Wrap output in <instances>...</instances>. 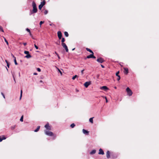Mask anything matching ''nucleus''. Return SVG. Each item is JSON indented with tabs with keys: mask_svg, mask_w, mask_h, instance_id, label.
I'll use <instances>...</instances> for the list:
<instances>
[{
	"mask_svg": "<svg viewBox=\"0 0 159 159\" xmlns=\"http://www.w3.org/2000/svg\"><path fill=\"white\" fill-rule=\"evenodd\" d=\"M37 11H31L29 14L30 15H32L33 14L36 13L37 12Z\"/></svg>",
	"mask_w": 159,
	"mask_h": 159,
	"instance_id": "f3484780",
	"label": "nucleus"
},
{
	"mask_svg": "<svg viewBox=\"0 0 159 159\" xmlns=\"http://www.w3.org/2000/svg\"><path fill=\"white\" fill-rule=\"evenodd\" d=\"M97 61L98 62L102 63L104 61V60H103V59L102 58L99 57L97 59Z\"/></svg>",
	"mask_w": 159,
	"mask_h": 159,
	"instance_id": "6e6552de",
	"label": "nucleus"
},
{
	"mask_svg": "<svg viewBox=\"0 0 159 159\" xmlns=\"http://www.w3.org/2000/svg\"><path fill=\"white\" fill-rule=\"evenodd\" d=\"M32 6L33 7V10H37L36 4L34 2H33L32 3Z\"/></svg>",
	"mask_w": 159,
	"mask_h": 159,
	"instance_id": "f8f14e48",
	"label": "nucleus"
},
{
	"mask_svg": "<svg viewBox=\"0 0 159 159\" xmlns=\"http://www.w3.org/2000/svg\"><path fill=\"white\" fill-rule=\"evenodd\" d=\"M34 46L36 49H39L38 47L35 44H34Z\"/></svg>",
	"mask_w": 159,
	"mask_h": 159,
	"instance_id": "e433bc0d",
	"label": "nucleus"
},
{
	"mask_svg": "<svg viewBox=\"0 0 159 159\" xmlns=\"http://www.w3.org/2000/svg\"><path fill=\"white\" fill-rule=\"evenodd\" d=\"M110 152L108 151L107 152V158H110Z\"/></svg>",
	"mask_w": 159,
	"mask_h": 159,
	"instance_id": "dca6fc26",
	"label": "nucleus"
},
{
	"mask_svg": "<svg viewBox=\"0 0 159 159\" xmlns=\"http://www.w3.org/2000/svg\"><path fill=\"white\" fill-rule=\"evenodd\" d=\"M44 21H40L39 23V25L40 26V27H41V25L42 24H43L44 23Z\"/></svg>",
	"mask_w": 159,
	"mask_h": 159,
	"instance_id": "7c9ffc66",
	"label": "nucleus"
},
{
	"mask_svg": "<svg viewBox=\"0 0 159 159\" xmlns=\"http://www.w3.org/2000/svg\"><path fill=\"white\" fill-rule=\"evenodd\" d=\"M75 49V48H73V49H72V51H74V50Z\"/></svg>",
	"mask_w": 159,
	"mask_h": 159,
	"instance_id": "680f3d73",
	"label": "nucleus"
},
{
	"mask_svg": "<svg viewBox=\"0 0 159 159\" xmlns=\"http://www.w3.org/2000/svg\"><path fill=\"white\" fill-rule=\"evenodd\" d=\"M37 70L39 71V72H40L41 71V69L40 68H38L37 69Z\"/></svg>",
	"mask_w": 159,
	"mask_h": 159,
	"instance_id": "79ce46f5",
	"label": "nucleus"
},
{
	"mask_svg": "<svg viewBox=\"0 0 159 159\" xmlns=\"http://www.w3.org/2000/svg\"><path fill=\"white\" fill-rule=\"evenodd\" d=\"M57 35L59 39H60L62 37V34L61 31H58L57 32Z\"/></svg>",
	"mask_w": 159,
	"mask_h": 159,
	"instance_id": "1a4fd4ad",
	"label": "nucleus"
},
{
	"mask_svg": "<svg viewBox=\"0 0 159 159\" xmlns=\"http://www.w3.org/2000/svg\"><path fill=\"white\" fill-rule=\"evenodd\" d=\"M44 132L45 134L48 136H52L53 135V133L52 132L49 131V130H45Z\"/></svg>",
	"mask_w": 159,
	"mask_h": 159,
	"instance_id": "f03ea898",
	"label": "nucleus"
},
{
	"mask_svg": "<svg viewBox=\"0 0 159 159\" xmlns=\"http://www.w3.org/2000/svg\"><path fill=\"white\" fill-rule=\"evenodd\" d=\"M24 53L25 54L27 55L25 56V57L27 58H29L31 57V56L29 54V52L28 51H25Z\"/></svg>",
	"mask_w": 159,
	"mask_h": 159,
	"instance_id": "39448f33",
	"label": "nucleus"
},
{
	"mask_svg": "<svg viewBox=\"0 0 159 159\" xmlns=\"http://www.w3.org/2000/svg\"><path fill=\"white\" fill-rule=\"evenodd\" d=\"M1 94L2 96H3V98H4L5 99V96L4 95V93L2 92H1Z\"/></svg>",
	"mask_w": 159,
	"mask_h": 159,
	"instance_id": "f704fd0d",
	"label": "nucleus"
},
{
	"mask_svg": "<svg viewBox=\"0 0 159 159\" xmlns=\"http://www.w3.org/2000/svg\"><path fill=\"white\" fill-rule=\"evenodd\" d=\"M11 55L14 58V59H15V57H16L12 54H11Z\"/></svg>",
	"mask_w": 159,
	"mask_h": 159,
	"instance_id": "864d4df0",
	"label": "nucleus"
},
{
	"mask_svg": "<svg viewBox=\"0 0 159 159\" xmlns=\"http://www.w3.org/2000/svg\"><path fill=\"white\" fill-rule=\"evenodd\" d=\"M48 13V11H45L44 12V14L45 15L47 14Z\"/></svg>",
	"mask_w": 159,
	"mask_h": 159,
	"instance_id": "c03bdc74",
	"label": "nucleus"
},
{
	"mask_svg": "<svg viewBox=\"0 0 159 159\" xmlns=\"http://www.w3.org/2000/svg\"><path fill=\"white\" fill-rule=\"evenodd\" d=\"M23 44L24 45V46H25L26 45L27 43H23Z\"/></svg>",
	"mask_w": 159,
	"mask_h": 159,
	"instance_id": "6e6d98bb",
	"label": "nucleus"
},
{
	"mask_svg": "<svg viewBox=\"0 0 159 159\" xmlns=\"http://www.w3.org/2000/svg\"><path fill=\"white\" fill-rule=\"evenodd\" d=\"M15 125L14 126H11V129L12 130H13V129H15Z\"/></svg>",
	"mask_w": 159,
	"mask_h": 159,
	"instance_id": "37998d69",
	"label": "nucleus"
},
{
	"mask_svg": "<svg viewBox=\"0 0 159 159\" xmlns=\"http://www.w3.org/2000/svg\"><path fill=\"white\" fill-rule=\"evenodd\" d=\"M40 82L41 83L43 82V81L42 80H40Z\"/></svg>",
	"mask_w": 159,
	"mask_h": 159,
	"instance_id": "0e129e2a",
	"label": "nucleus"
},
{
	"mask_svg": "<svg viewBox=\"0 0 159 159\" xmlns=\"http://www.w3.org/2000/svg\"><path fill=\"white\" fill-rule=\"evenodd\" d=\"M75 126V124L74 123H72L70 125V126L71 127V128H73Z\"/></svg>",
	"mask_w": 159,
	"mask_h": 159,
	"instance_id": "a878e982",
	"label": "nucleus"
},
{
	"mask_svg": "<svg viewBox=\"0 0 159 159\" xmlns=\"http://www.w3.org/2000/svg\"><path fill=\"white\" fill-rule=\"evenodd\" d=\"M21 97H22V96H21V95H20V99H21Z\"/></svg>",
	"mask_w": 159,
	"mask_h": 159,
	"instance_id": "052dcab7",
	"label": "nucleus"
},
{
	"mask_svg": "<svg viewBox=\"0 0 159 159\" xmlns=\"http://www.w3.org/2000/svg\"><path fill=\"white\" fill-rule=\"evenodd\" d=\"M117 77H118V78H117V80L118 81H119V80H120V75H118Z\"/></svg>",
	"mask_w": 159,
	"mask_h": 159,
	"instance_id": "a19ab883",
	"label": "nucleus"
},
{
	"mask_svg": "<svg viewBox=\"0 0 159 159\" xmlns=\"http://www.w3.org/2000/svg\"><path fill=\"white\" fill-rule=\"evenodd\" d=\"M100 89L105 91H106L108 89V88L106 86H103L101 87H100Z\"/></svg>",
	"mask_w": 159,
	"mask_h": 159,
	"instance_id": "ddd939ff",
	"label": "nucleus"
},
{
	"mask_svg": "<svg viewBox=\"0 0 159 159\" xmlns=\"http://www.w3.org/2000/svg\"><path fill=\"white\" fill-rule=\"evenodd\" d=\"M78 77V76L76 75H75V76H73L72 78V79L74 80L76 77Z\"/></svg>",
	"mask_w": 159,
	"mask_h": 159,
	"instance_id": "c85d7f7f",
	"label": "nucleus"
},
{
	"mask_svg": "<svg viewBox=\"0 0 159 159\" xmlns=\"http://www.w3.org/2000/svg\"><path fill=\"white\" fill-rule=\"evenodd\" d=\"M26 31H28V32L30 33V30L29 29L26 28Z\"/></svg>",
	"mask_w": 159,
	"mask_h": 159,
	"instance_id": "58836bf2",
	"label": "nucleus"
},
{
	"mask_svg": "<svg viewBox=\"0 0 159 159\" xmlns=\"http://www.w3.org/2000/svg\"><path fill=\"white\" fill-rule=\"evenodd\" d=\"M0 31L2 32H4V30L3 29V28L1 26H0Z\"/></svg>",
	"mask_w": 159,
	"mask_h": 159,
	"instance_id": "2f4dec72",
	"label": "nucleus"
},
{
	"mask_svg": "<svg viewBox=\"0 0 159 159\" xmlns=\"http://www.w3.org/2000/svg\"><path fill=\"white\" fill-rule=\"evenodd\" d=\"M126 91L127 93V95L129 96H131L133 94V93L132 91L128 87L126 89Z\"/></svg>",
	"mask_w": 159,
	"mask_h": 159,
	"instance_id": "20e7f679",
	"label": "nucleus"
},
{
	"mask_svg": "<svg viewBox=\"0 0 159 159\" xmlns=\"http://www.w3.org/2000/svg\"><path fill=\"white\" fill-rule=\"evenodd\" d=\"M86 49L87 51L89 52L90 53H92V52H93V51L89 48H86Z\"/></svg>",
	"mask_w": 159,
	"mask_h": 159,
	"instance_id": "412c9836",
	"label": "nucleus"
},
{
	"mask_svg": "<svg viewBox=\"0 0 159 159\" xmlns=\"http://www.w3.org/2000/svg\"><path fill=\"white\" fill-rule=\"evenodd\" d=\"M123 69L124 70V74L126 75H127L129 73L128 69L127 68L125 67L123 68Z\"/></svg>",
	"mask_w": 159,
	"mask_h": 159,
	"instance_id": "9d476101",
	"label": "nucleus"
},
{
	"mask_svg": "<svg viewBox=\"0 0 159 159\" xmlns=\"http://www.w3.org/2000/svg\"><path fill=\"white\" fill-rule=\"evenodd\" d=\"M42 7H42V6H41L40 4L39 6V9L40 10H41V9L42 8Z\"/></svg>",
	"mask_w": 159,
	"mask_h": 159,
	"instance_id": "4c0bfd02",
	"label": "nucleus"
},
{
	"mask_svg": "<svg viewBox=\"0 0 159 159\" xmlns=\"http://www.w3.org/2000/svg\"><path fill=\"white\" fill-rule=\"evenodd\" d=\"M7 66L8 68L9 67V63H7Z\"/></svg>",
	"mask_w": 159,
	"mask_h": 159,
	"instance_id": "3c124183",
	"label": "nucleus"
},
{
	"mask_svg": "<svg viewBox=\"0 0 159 159\" xmlns=\"http://www.w3.org/2000/svg\"><path fill=\"white\" fill-rule=\"evenodd\" d=\"M29 33L30 35L31 36H32V34L31 33V32H30V33Z\"/></svg>",
	"mask_w": 159,
	"mask_h": 159,
	"instance_id": "bf43d9fd",
	"label": "nucleus"
},
{
	"mask_svg": "<svg viewBox=\"0 0 159 159\" xmlns=\"http://www.w3.org/2000/svg\"><path fill=\"white\" fill-rule=\"evenodd\" d=\"M41 3H42V4L43 6L45 3V2L44 1H43L41 2Z\"/></svg>",
	"mask_w": 159,
	"mask_h": 159,
	"instance_id": "a18cd8bd",
	"label": "nucleus"
},
{
	"mask_svg": "<svg viewBox=\"0 0 159 159\" xmlns=\"http://www.w3.org/2000/svg\"><path fill=\"white\" fill-rule=\"evenodd\" d=\"M6 69L7 70V71H8V69L7 67H6Z\"/></svg>",
	"mask_w": 159,
	"mask_h": 159,
	"instance_id": "69168bd1",
	"label": "nucleus"
},
{
	"mask_svg": "<svg viewBox=\"0 0 159 159\" xmlns=\"http://www.w3.org/2000/svg\"><path fill=\"white\" fill-rule=\"evenodd\" d=\"M33 74L34 75H37V73H34Z\"/></svg>",
	"mask_w": 159,
	"mask_h": 159,
	"instance_id": "4d7b16f0",
	"label": "nucleus"
},
{
	"mask_svg": "<svg viewBox=\"0 0 159 159\" xmlns=\"http://www.w3.org/2000/svg\"><path fill=\"white\" fill-rule=\"evenodd\" d=\"M82 131L83 133L85 134L88 135L89 134V132L84 129H83Z\"/></svg>",
	"mask_w": 159,
	"mask_h": 159,
	"instance_id": "2eb2a0df",
	"label": "nucleus"
},
{
	"mask_svg": "<svg viewBox=\"0 0 159 159\" xmlns=\"http://www.w3.org/2000/svg\"><path fill=\"white\" fill-rule=\"evenodd\" d=\"M55 53L56 55L57 56L58 59H60V56H59V54L56 52H55Z\"/></svg>",
	"mask_w": 159,
	"mask_h": 159,
	"instance_id": "cd10ccee",
	"label": "nucleus"
},
{
	"mask_svg": "<svg viewBox=\"0 0 159 159\" xmlns=\"http://www.w3.org/2000/svg\"><path fill=\"white\" fill-rule=\"evenodd\" d=\"M65 39L64 38H62L61 39V42H62L61 44L65 43H64L65 42Z\"/></svg>",
	"mask_w": 159,
	"mask_h": 159,
	"instance_id": "b1692460",
	"label": "nucleus"
},
{
	"mask_svg": "<svg viewBox=\"0 0 159 159\" xmlns=\"http://www.w3.org/2000/svg\"><path fill=\"white\" fill-rule=\"evenodd\" d=\"M22 90H21L20 95H21V96H22Z\"/></svg>",
	"mask_w": 159,
	"mask_h": 159,
	"instance_id": "8fccbe9b",
	"label": "nucleus"
},
{
	"mask_svg": "<svg viewBox=\"0 0 159 159\" xmlns=\"http://www.w3.org/2000/svg\"><path fill=\"white\" fill-rule=\"evenodd\" d=\"M50 25H52V24H50Z\"/></svg>",
	"mask_w": 159,
	"mask_h": 159,
	"instance_id": "774afa93",
	"label": "nucleus"
},
{
	"mask_svg": "<svg viewBox=\"0 0 159 159\" xmlns=\"http://www.w3.org/2000/svg\"><path fill=\"white\" fill-rule=\"evenodd\" d=\"M92 58H96V57L95 56H94L93 55V56L92 57Z\"/></svg>",
	"mask_w": 159,
	"mask_h": 159,
	"instance_id": "603ef678",
	"label": "nucleus"
},
{
	"mask_svg": "<svg viewBox=\"0 0 159 159\" xmlns=\"http://www.w3.org/2000/svg\"><path fill=\"white\" fill-rule=\"evenodd\" d=\"M105 99H106V102H108V101L107 99V97H105Z\"/></svg>",
	"mask_w": 159,
	"mask_h": 159,
	"instance_id": "09e8293b",
	"label": "nucleus"
},
{
	"mask_svg": "<svg viewBox=\"0 0 159 159\" xmlns=\"http://www.w3.org/2000/svg\"><path fill=\"white\" fill-rule=\"evenodd\" d=\"M96 152L95 150H93L90 153V154L91 155L94 154Z\"/></svg>",
	"mask_w": 159,
	"mask_h": 159,
	"instance_id": "6ab92c4d",
	"label": "nucleus"
},
{
	"mask_svg": "<svg viewBox=\"0 0 159 159\" xmlns=\"http://www.w3.org/2000/svg\"><path fill=\"white\" fill-rule=\"evenodd\" d=\"M61 45L62 47L64 48L66 50V52H68V49L66 44L65 43L61 44Z\"/></svg>",
	"mask_w": 159,
	"mask_h": 159,
	"instance_id": "423d86ee",
	"label": "nucleus"
},
{
	"mask_svg": "<svg viewBox=\"0 0 159 159\" xmlns=\"http://www.w3.org/2000/svg\"><path fill=\"white\" fill-rule=\"evenodd\" d=\"M60 41H59L58 42H55V43L57 44V45H59L60 44Z\"/></svg>",
	"mask_w": 159,
	"mask_h": 159,
	"instance_id": "c9c22d12",
	"label": "nucleus"
},
{
	"mask_svg": "<svg viewBox=\"0 0 159 159\" xmlns=\"http://www.w3.org/2000/svg\"><path fill=\"white\" fill-rule=\"evenodd\" d=\"M114 88L116 89V87H115Z\"/></svg>",
	"mask_w": 159,
	"mask_h": 159,
	"instance_id": "338daca9",
	"label": "nucleus"
},
{
	"mask_svg": "<svg viewBox=\"0 0 159 159\" xmlns=\"http://www.w3.org/2000/svg\"><path fill=\"white\" fill-rule=\"evenodd\" d=\"M91 84V81H87L85 82L84 85L85 86V87L86 88H87L89 85Z\"/></svg>",
	"mask_w": 159,
	"mask_h": 159,
	"instance_id": "0eeeda50",
	"label": "nucleus"
},
{
	"mask_svg": "<svg viewBox=\"0 0 159 159\" xmlns=\"http://www.w3.org/2000/svg\"><path fill=\"white\" fill-rule=\"evenodd\" d=\"M5 61L6 62L7 64V63H9L7 60H5Z\"/></svg>",
	"mask_w": 159,
	"mask_h": 159,
	"instance_id": "13d9d810",
	"label": "nucleus"
},
{
	"mask_svg": "<svg viewBox=\"0 0 159 159\" xmlns=\"http://www.w3.org/2000/svg\"><path fill=\"white\" fill-rule=\"evenodd\" d=\"M64 35L66 37H68L69 36V34L68 32L66 31H65L64 32Z\"/></svg>",
	"mask_w": 159,
	"mask_h": 159,
	"instance_id": "4be33fe9",
	"label": "nucleus"
},
{
	"mask_svg": "<svg viewBox=\"0 0 159 159\" xmlns=\"http://www.w3.org/2000/svg\"><path fill=\"white\" fill-rule=\"evenodd\" d=\"M3 139L2 138V137L0 136V142H1L2 141Z\"/></svg>",
	"mask_w": 159,
	"mask_h": 159,
	"instance_id": "49530a36",
	"label": "nucleus"
},
{
	"mask_svg": "<svg viewBox=\"0 0 159 159\" xmlns=\"http://www.w3.org/2000/svg\"><path fill=\"white\" fill-rule=\"evenodd\" d=\"M57 70H58V71L60 73L61 75H62V72L61 71V70L59 69H58V68H57Z\"/></svg>",
	"mask_w": 159,
	"mask_h": 159,
	"instance_id": "72a5a7b5",
	"label": "nucleus"
},
{
	"mask_svg": "<svg viewBox=\"0 0 159 159\" xmlns=\"http://www.w3.org/2000/svg\"><path fill=\"white\" fill-rule=\"evenodd\" d=\"M119 71H118V72H117L116 73V76H118L119 75Z\"/></svg>",
	"mask_w": 159,
	"mask_h": 159,
	"instance_id": "ea45409f",
	"label": "nucleus"
},
{
	"mask_svg": "<svg viewBox=\"0 0 159 159\" xmlns=\"http://www.w3.org/2000/svg\"><path fill=\"white\" fill-rule=\"evenodd\" d=\"M2 139L3 140L6 139L7 138V137H5V136L4 135H2V136H1Z\"/></svg>",
	"mask_w": 159,
	"mask_h": 159,
	"instance_id": "5701e85b",
	"label": "nucleus"
},
{
	"mask_svg": "<svg viewBox=\"0 0 159 159\" xmlns=\"http://www.w3.org/2000/svg\"><path fill=\"white\" fill-rule=\"evenodd\" d=\"M84 69H83V70H81V73L82 75H83V73H84L83 72L84 71Z\"/></svg>",
	"mask_w": 159,
	"mask_h": 159,
	"instance_id": "de8ad7c7",
	"label": "nucleus"
},
{
	"mask_svg": "<svg viewBox=\"0 0 159 159\" xmlns=\"http://www.w3.org/2000/svg\"><path fill=\"white\" fill-rule=\"evenodd\" d=\"M44 132L45 134L48 136H52L53 135V133L52 132L49 131V130H45Z\"/></svg>",
	"mask_w": 159,
	"mask_h": 159,
	"instance_id": "7ed1b4c3",
	"label": "nucleus"
},
{
	"mask_svg": "<svg viewBox=\"0 0 159 159\" xmlns=\"http://www.w3.org/2000/svg\"><path fill=\"white\" fill-rule=\"evenodd\" d=\"M3 38H4L5 41L6 43L7 44V45H8V43L7 41L6 40V39L4 37H3Z\"/></svg>",
	"mask_w": 159,
	"mask_h": 159,
	"instance_id": "c756f323",
	"label": "nucleus"
},
{
	"mask_svg": "<svg viewBox=\"0 0 159 159\" xmlns=\"http://www.w3.org/2000/svg\"><path fill=\"white\" fill-rule=\"evenodd\" d=\"M99 152H98V154H101V155H103V154H104V151L102 149L100 148L99 149Z\"/></svg>",
	"mask_w": 159,
	"mask_h": 159,
	"instance_id": "4468645a",
	"label": "nucleus"
},
{
	"mask_svg": "<svg viewBox=\"0 0 159 159\" xmlns=\"http://www.w3.org/2000/svg\"><path fill=\"white\" fill-rule=\"evenodd\" d=\"M44 132L45 134L48 136H52L53 135V133L52 132L49 131V130H45Z\"/></svg>",
	"mask_w": 159,
	"mask_h": 159,
	"instance_id": "f257e3e1",
	"label": "nucleus"
},
{
	"mask_svg": "<svg viewBox=\"0 0 159 159\" xmlns=\"http://www.w3.org/2000/svg\"><path fill=\"white\" fill-rule=\"evenodd\" d=\"M45 127L48 130H50L51 129V128L49 125L48 123L47 124L45 125Z\"/></svg>",
	"mask_w": 159,
	"mask_h": 159,
	"instance_id": "9b49d317",
	"label": "nucleus"
},
{
	"mask_svg": "<svg viewBox=\"0 0 159 159\" xmlns=\"http://www.w3.org/2000/svg\"><path fill=\"white\" fill-rule=\"evenodd\" d=\"M101 66L102 68H104L105 67V66L102 65H101Z\"/></svg>",
	"mask_w": 159,
	"mask_h": 159,
	"instance_id": "5fc2aeb1",
	"label": "nucleus"
},
{
	"mask_svg": "<svg viewBox=\"0 0 159 159\" xmlns=\"http://www.w3.org/2000/svg\"><path fill=\"white\" fill-rule=\"evenodd\" d=\"M14 61L15 63V64L16 65H17L18 64L16 62V57H15V59H14Z\"/></svg>",
	"mask_w": 159,
	"mask_h": 159,
	"instance_id": "bb28decb",
	"label": "nucleus"
},
{
	"mask_svg": "<svg viewBox=\"0 0 159 159\" xmlns=\"http://www.w3.org/2000/svg\"><path fill=\"white\" fill-rule=\"evenodd\" d=\"M40 128V126H39L37 127V128L34 130V132H38L39 130V129Z\"/></svg>",
	"mask_w": 159,
	"mask_h": 159,
	"instance_id": "aec40b11",
	"label": "nucleus"
},
{
	"mask_svg": "<svg viewBox=\"0 0 159 159\" xmlns=\"http://www.w3.org/2000/svg\"><path fill=\"white\" fill-rule=\"evenodd\" d=\"M40 4L41 6H42V7H43V5L42 4V3H41V4Z\"/></svg>",
	"mask_w": 159,
	"mask_h": 159,
	"instance_id": "e2e57ef3",
	"label": "nucleus"
},
{
	"mask_svg": "<svg viewBox=\"0 0 159 159\" xmlns=\"http://www.w3.org/2000/svg\"><path fill=\"white\" fill-rule=\"evenodd\" d=\"M91 53V54L87 56V57H86V58H92V57L94 53H93V52H92V53Z\"/></svg>",
	"mask_w": 159,
	"mask_h": 159,
	"instance_id": "a211bd4d",
	"label": "nucleus"
},
{
	"mask_svg": "<svg viewBox=\"0 0 159 159\" xmlns=\"http://www.w3.org/2000/svg\"><path fill=\"white\" fill-rule=\"evenodd\" d=\"M93 117L90 118L89 119V121L91 123H93Z\"/></svg>",
	"mask_w": 159,
	"mask_h": 159,
	"instance_id": "393cba45",
	"label": "nucleus"
},
{
	"mask_svg": "<svg viewBox=\"0 0 159 159\" xmlns=\"http://www.w3.org/2000/svg\"><path fill=\"white\" fill-rule=\"evenodd\" d=\"M23 116H21V117L20 119V121L21 122L23 121Z\"/></svg>",
	"mask_w": 159,
	"mask_h": 159,
	"instance_id": "473e14b6",
	"label": "nucleus"
}]
</instances>
